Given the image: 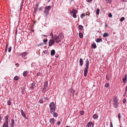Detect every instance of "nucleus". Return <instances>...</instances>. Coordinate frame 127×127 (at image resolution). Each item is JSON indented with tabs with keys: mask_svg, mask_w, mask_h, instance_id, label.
I'll list each match as a JSON object with an SVG mask.
<instances>
[{
	"mask_svg": "<svg viewBox=\"0 0 127 127\" xmlns=\"http://www.w3.org/2000/svg\"><path fill=\"white\" fill-rule=\"evenodd\" d=\"M22 93L23 94H25V92L24 91H22Z\"/></svg>",
	"mask_w": 127,
	"mask_h": 127,
	"instance_id": "bf43d9fd",
	"label": "nucleus"
},
{
	"mask_svg": "<svg viewBox=\"0 0 127 127\" xmlns=\"http://www.w3.org/2000/svg\"><path fill=\"white\" fill-rule=\"evenodd\" d=\"M121 1L122 2H127V0H121Z\"/></svg>",
	"mask_w": 127,
	"mask_h": 127,
	"instance_id": "8fccbe9b",
	"label": "nucleus"
},
{
	"mask_svg": "<svg viewBox=\"0 0 127 127\" xmlns=\"http://www.w3.org/2000/svg\"><path fill=\"white\" fill-rule=\"evenodd\" d=\"M1 120V116L0 115V121Z\"/></svg>",
	"mask_w": 127,
	"mask_h": 127,
	"instance_id": "0e129e2a",
	"label": "nucleus"
},
{
	"mask_svg": "<svg viewBox=\"0 0 127 127\" xmlns=\"http://www.w3.org/2000/svg\"><path fill=\"white\" fill-rule=\"evenodd\" d=\"M55 57L56 58H58V55H55Z\"/></svg>",
	"mask_w": 127,
	"mask_h": 127,
	"instance_id": "052dcab7",
	"label": "nucleus"
},
{
	"mask_svg": "<svg viewBox=\"0 0 127 127\" xmlns=\"http://www.w3.org/2000/svg\"><path fill=\"white\" fill-rule=\"evenodd\" d=\"M99 10H100L98 8V9H97L96 10V14H97V15H98L99 14Z\"/></svg>",
	"mask_w": 127,
	"mask_h": 127,
	"instance_id": "2f4dec72",
	"label": "nucleus"
},
{
	"mask_svg": "<svg viewBox=\"0 0 127 127\" xmlns=\"http://www.w3.org/2000/svg\"><path fill=\"white\" fill-rule=\"evenodd\" d=\"M124 19H125V18L124 17H122L120 19V21L121 22L122 21L124 20Z\"/></svg>",
	"mask_w": 127,
	"mask_h": 127,
	"instance_id": "4c0bfd02",
	"label": "nucleus"
},
{
	"mask_svg": "<svg viewBox=\"0 0 127 127\" xmlns=\"http://www.w3.org/2000/svg\"><path fill=\"white\" fill-rule=\"evenodd\" d=\"M55 51L54 50H52L51 52V56H54L55 54Z\"/></svg>",
	"mask_w": 127,
	"mask_h": 127,
	"instance_id": "f3484780",
	"label": "nucleus"
},
{
	"mask_svg": "<svg viewBox=\"0 0 127 127\" xmlns=\"http://www.w3.org/2000/svg\"><path fill=\"white\" fill-rule=\"evenodd\" d=\"M110 76L108 75L107 74L106 75V78L107 80H109Z\"/></svg>",
	"mask_w": 127,
	"mask_h": 127,
	"instance_id": "c756f323",
	"label": "nucleus"
},
{
	"mask_svg": "<svg viewBox=\"0 0 127 127\" xmlns=\"http://www.w3.org/2000/svg\"><path fill=\"white\" fill-rule=\"evenodd\" d=\"M85 16V14L84 13H82V14H81L80 15L81 17L82 18H83V16Z\"/></svg>",
	"mask_w": 127,
	"mask_h": 127,
	"instance_id": "ea45409f",
	"label": "nucleus"
},
{
	"mask_svg": "<svg viewBox=\"0 0 127 127\" xmlns=\"http://www.w3.org/2000/svg\"><path fill=\"white\" fill-rule=\"evenodd\" d=\"M42 7H40L39 8V10H41L42 9H41V8H42Z\"/></svg>",
	"mask_w": 127,
	"mask_h": 127,
	"instance_id": "680f3d73",
	"label": "nucleus"
},
{
	"mask_svg": "<svg viewBox=\"0 0 127 127\" xmlns=\"http://www.w3.org/2000/svg\"><path fill=\"white\" fill-rule=\"evenodd\" d=\"M78 28L79 29L81 30H82L83 29V26L81 25H80L78 26Z\"/></svg>",
	"mask_w": 127,
	"mask_h": 127,
	"instance_id": "bb28decb",
	"label": "nucleus"
},
{
	"mask_svg": "<svg viewBox=\"0 0 127 127\" xmlns=\"http://www.w3.org/2000/svg\"><path fill=\"white\" fill-rule=\"evenodd\" d=\"M43 36L44 37H47V35H43Z\"/></svg>",
	"mask_w": 127,
	"mask_h": 127,
	"instance_id": "e2e57ef3",
	"label": "nucleus"
},
{
	"mask_svg": "<svg viewBox=\"0 0 127 127\" xmlns=\"http://www.w3.org/2000/svg\"><path fill=\"white\" fill-rule=\"evenodd\" d=\"M43 98H44L45 100H48V98L47 97H43Z\"/></svg>",
	"mask_w": 127,
	"mask_h": 127,
	"instance_id": "49530a36",
	"label": "nucleus"
},
{
	"mask_svg": "<svg viewBox=\"0 0 127 127\" xmlns=\"http://www.w3.org/2000/svg\"><path fill=\"white\" fill-rule=\"evenodd\" d=\"M31 86L30 87V88L31 89H33L35 86V83L33 82L31 84Z\"/></svg>",
	"mask_w": 127,
	"mask_h": 127,
	"instance_id": "aec40b11",
	"label": "nucleus"
},
{
	"mask_svg": "<svg viewBox=\"0 0 127 127\" xmlns=\"http://www.w3.org/2000/svg\"><path fill=\"white\" fill-rule=\"evenodd\" d=\"M76 13H73V17L74 18H75L76 17Z\"/></svg>",
	"mask_w": 127,
	"mask_h": 127,
	"instance_id": "58836bf2",
	"label": "nucleus"
},
{
	"mask_svg": "<svg viewBox=\"0 0 127 127\" xmlns=\"http://www.w3.org/2000/svg\"><path fill=\"white\" fill-rule=\"evenodd\" d=\"M51 8V7L50 5L46 6L45 7V10L43 11V13L44 14V17L46 18H47V16L49 13V11Z\"/></svg>",
	"mask_w": 127,
	"mask_h": 127,
	"instance_id": "f03ea898",
	"label": "nucleus"
},
{
	"mask_svg": "<svg viewBox=\"0 0 127 127\" xmlns=\"http://www.w3.org/2000/svg\"><path fill=\"white\" fill-rule=\"evenodd\" d=\"M14 79L15 80H17L19 79V77L18 76H16L14 78Z\"/></svg>",
	"mask_w": 127,
	"mask_h": 127,
	"instance_id": "c85d7f7f",
	"label": "nucleus"
},
{
	"mask_svg": "<svg viewBox=\"0 0 127 127\" xmlns=\"http://www.w3.org/2000/svg\"><path fill=\"white\" fill-rule=\"evenodd\" d=\"M119 99L117 97L115 96L113 98V104L114 107L117 108L118 107L119 104L118 101Z\"/></svg>",
	"mask_w": 127,
	"mask_h": 127,
	"instance_id": "20e7f679",
	"label": "nucleus"
},
{
	"mask_svg": "<svg viewBox=\"0 0 127 127\" xmlns=\"http://www.w3.org/2000/svg\"><path fill=\"white\" fill-rule=\"evenodd\" d=\"M108 16L110 18H111L112 17V15L111 13H109L108 14Z\"/></svg>",
	"mask_w": 127,
	"mask_h": 127,
	"instance_id": "a19ab883",
	"label": "nucleus"
},
{
	"mask_svg": "<svg viewBox=\"0 0 127 127\" xmlns=\"http://www.w3.org/2000/svg\"><path fill=\"white\" fill-rule=\"evenodd\" d=\"M39 102L41 103H43V100L42 98L40 99L39 100Z\"/></svg>",
	"mask_w": 127,
	"mask_h": 127,
	"instance_id": "f704fd0d",
	"label": "nucleus"
},
{
	"mask_svg": "<svg viewBox=\"0 0 127 127\" xmlns=\"http://www.w3.org/2000/svg\"><path fill=\"white\" fill-rule=\"evenodd\" d=\"M55 105L54 103L52 102L50 103L49 105L50 108L55 109Z\"/></svg>",
	"mask_w": 127,
	"mask_h": 127,
	"instance_id": "0eeeda50",
	"label": "nucleus"
},
{
	"mask_svg": "<svg viewBox=\"0 0 127 127\" xmlns=\"http://www.w3.org/2000/svg\"><path fill=\"white\" fill-rule=\"evenodd\" d=\"M118 117L119 121H120L121 119V114L120 113H119L118 115Z\"/></svg>",
	"mask_w": 127,
	"mask_h": 127,
	"instance_id": "473e14b6",
	"label": "nucleus"
},
{
	"mask_svg": "<svg viewBox=\"0 0 127 127\" xmlns=\"http://www.w3.org/2000/svg\"><path fill=\"white\" fill-rule=\"evenodd\" d=\"M50 35L51 36H53V33H52V32H51L50 33Z\"/></svg>",
	"mask_w": 127,
	"mask_h": 127,
	"instance_id": "4d7b16f0",
	"label": "nucleus"
},
{
	"mask_svg": "<svg viewBox=\"0 0 127 127\" xmlns=\"http://www.w3.org/2000/svg\"><path fill=\"white\" fill-rule=\"evenodd\" d=\"M48 41V40L47 39H44L43 40V41L44 43H46Z\"/></svg>",
	"mask_w": 127,
	"mask_h": 127,
	"instance_id": "37998d69",
	"label": "nucleus"
},
{
	"mask_svg": "<svg viewBox=\"0 0 127 127\" xmlns=\"http://www.w3.org/2000/svg\"><path fill=\"white\" fill-rule=\"evenodd\" d=\"M86 67L84 69V76L85 77H86L87 75V74L88 71V69L89 66V60L87 59L85 61Z\"/></svg>",
	"mask_w": 127,
	"mask_h": 127,
	"instance_id": "7ed1b4c3",
	"label": "nucleus"
},
{
	"mask_svg": "<svg viewBox=\"0 0 127 127\" xmlns=\"http://www.w3.org/2000/svg\"><path fill=\"white\" fill-rule=\"evenodd\" d=\"M35 6H36V7L35 8H37L38 6V4L37 3H36Z\"/></svg>",
	"mask_w": 127,
	"mask_h": 127,
	"instance_id": "3c124183",
	"label": "nucleus"
},
{
	"mask_svg": "<svg viewBox=\"0 0 127 127\" xmlns=\"http://www.w3.org/2000/svg\"><path fill=\"white\" fill-rule=\"evenodd\" d=\"M10 100H11V99H9L7 102V104L8 105H11V102L10 101Z\"/></svg>",
	"mask_w": 127,
	"mask_h": 127,
	"instance_id": "72a5a7b5",
	"label": "nucleus"
},
{
	"mask_svg": "<svg viewBox=\"0 0 127 127\" xmlns=\"http://www.w3.org/2000/svg\"><path fill=\"white\" fill-rule=\"evenodd\" d=\"M83 60L81 58H80V59L79 63L80 65V66H82L83 64Z\"/></svg>",
	"mask_w": 127,
	"mask_h": 127,
	"instance_id": "2eb2a0df",
	"label": "nucleus"
},
{
	"mask_svg": "<svg viewBox=\"0 0 127 127\" xmlns=\"http://www.w3.org/2000/svg\"><path fill=\"white\" fill-rule=\"evenodd\" d=\"M108 25L107 24H105V26H108Z\"/></svg>",
	"mask_w": 127,
	"mask_h": 127,
	"instance_id": "774afa93",
	"label": "nucleus"
},
{
	"mask_svg": "<svg viewBox=\"0 0 127 127\" xmlns=\"http://www.w3.org/2000/svg\"><path fill=\"white\" fill-rule=\"evenodd\" d=\"M55 41L54 40H49V44L48 45L49 46H52L53 44L54 43Z\"/></svg>",
	"mask_w": 127,
	"mask_h": 127,
	"instance_id": "6e6552de",
	"label": "nucleus"
},
{
	"mask_svg": "<svg viewBox=\"0 0 127 127\" xmlns=\"http://www.w3.org/2000/svg\"><path fill=\"white\" fill-rule=\"evenodd\" d=\"M78 12L76 10L73 9L72 10H71L70 12L71 13H77Z\"/></svg>",
	"mask_w": 127,
	"mask_h": 127,
	"instance_id": "ddd939ff",
	"label": "nucleus"
},
{
	"mask_svg": "<svg viewBox=\"0 0 127 127\" xmlns=\"http://www.w3.org/2000/svg\"><path fill=\"white\" fill-rule=\"evenodd\" d=\"M104 86L107 88H108L109 86V84L108 83H106Z\"/></svg>",
	"mask_w": 127,
	"mask_h": 127,
	"instance_id": "7c9ffc66",
	"label": "nucleus"
},
{
	"mask_svg": "<svg viewBox=\"0 0 127 127\" xmlns=\"http://www.w3.org/2000/svg\"><path fill=\"white\" fill-rule=\"evenodd\" d=\"M21 113L23 117L25 118H26V117L25 116V113L23 111V110H21Z\"/></svg>",
	"mask_w": 127,
	"mask_h": 127,
	"instance_id": "f8f14e48",
	"label": "nucleus"
},
{
	"mask_svg": "<svg viewBox=\"0 0 127 127\" xmlns=\"http://www.w3.org/2000/svg\"><path fill=\"white\" fill-rule=\"evenodd\" d=\"M8 122H5V123L3 125L2 127H8Z\"/></svg>",
	"mask_w": 127,
	"mask_h": 127,
	"instance_id": "4468645a",
	"label": "nucleus"
},
{
	"mask_svg": "<svg viewBox=\"0 0 127 127\" xmlns=\"http://www.w3.org/2000/svg\"><path fill=\"white\" fill-rule=\"evenodd\" d=\"M37 8H34V12H36L37 11Z\"/></svg>",
	"mask_w": 127,
	"mask_h": 127,
	"instance_id": "864d4df0",
	"label": "nucleus"
},
{
	"mask_svg": "<svg viewBox=\"0 0 127 127\" xmlns=\"http://www.w3.org/2000/svg\"><path fill=\"white\" fill-rule=\"evenodd\" d=\"M106 2L109 3H110L111 2L112 0H105Z\"/></svg>",
	"mask_w": 127,
	"mask_h": 127,
	"instance_id": "c9c22d12",
	"label": "nucleus"
},
{
	"mask_svg": "<svg viewBox=\"0 0 127 127\" xmlns=\"http://www.w3.org/2000/svg\"><path fill=\"white\" fill-rule=\"evenodd\" d=\"M28 53L27 52H25L22 53H19V55L20 56H22V57L23 58L25 59V57L27 55Z\"/></svg>",
	"mask_w": 127,
	"mask_h": 127,
	"instance_id": "39448f33",
	"label": "nucleus"
},
{
	"mask_svg": "<svg viewBox=\"0 0 127 127\" xmlns=\"http://www.w3.org/2000/svg\"><path fill=\"white\" fill-rule=\"evenodd\" d=\"M27 71H24L23 73V75L24 76H26L27 74Z\"/></svg>",
	"mask_w": 127,
	"mask_h": 127,
	"instance_id": "a878e982",
	"label": "nucleus"
},
{
	"mask_svg": "<svg viewBox=\"0 0 127 127\" xmlns=\"http://www.w3.org/2000/svg\"><path fill=\"white\" fill-rule=\"evenodd\" d=\"M11 48H12L11 47V46H10L8 47V52H10L11 51Z\"/></svg>",
	"mask_w": 127,
	"mask_h": 127,
	"instance_id": "e433bc0d",
	"label": "nucleus"
},
{
	"mask_svg": "<svg viewBox=\"0 0 127 127\" xmlns=\"http://www.w3.org/2000/svg\"><path fill=\"white\" fill-rule=\"evenodd\" d=\"M43 52L44 54H46L47 53V52L46 50H45L43 51Z\"/></svg>",
	"mask_w": 127,
	"mask_h": 127,
	"instance_id": "09e8293b",
	"label": "nucleus"
},
{
	"mask_svg": "<svg viewBox=\"0 0 127 127\" xmlns=\"http://www.w3.org/2000/svg\"><path fill=\"white\" fill-rule=\"evenodd\" d=\"M127 91V86L125 88V92H126Z\"/></svg>",
	"mask_w": 127,
	"mask_h": 127,
	"instance_id": "13d9d810",
	"label": "nucleus"
},
{
	"mask_svg": "<svg viewBox=\"0 0 127 127\" xmlns=\"http://www.w3.org/2000/svg\"><path fill=\"white\" fill-rule=\"evenodd\" d=\"M7 47H8V45L7 44H6V46L5 47V51H6L7 50Z\"/></svg>",
	"mask_w": 127,
	"mask_h": 127,
	"instance_id": "a18cd8bd",
	"label": "nucleus"
},
{
	"mask_svg": "<svg viewBox=\"0 0 127 127\" xmlns=\"http://www.w3.org/2000/svg\"><path fill=\"white\" fill-rule=\"evenodd\" d=\"M92 48L94 49H95V48L96 47V44L95 43H93L92 44Z\"/></svg>",
	"mask_w": 127,
	"mask_h": 127,
	"instance_id": "4be33fe9",
	"label": "nucleus"
},
{
	"mask_svg": "<svg viewBox=\"0 0 127 127\" xmlns=\"http://www.w3.org/2000/svg\"><path fill=\"white\" fill-rule=\"evenodd\" d=\"M110 127H113L112 124L111 122H110Z\"/></svg>",
	"mask_w": 127,
	"mask_h": 127,
	"instance_id": "603ef678",
	"label": "nucleus"
},
{
	"mask_svg": "<svg viewBox=\"0 0 127 127\" xmlns=\"http://www.w3.org/2000/svg\"><path fill=\"white\" fill-rule=\"evenodd\" d=\"M102 38H101L100 39L99 38H97L96 40V42L97 43H99L100 42H102Z\"/></svg>",
	"mask_w": 127,
	"mask_h": 127,
	"instance_id": "5701e85b",
	"label": "nucleus"
},
{
	"mask_svg": "<svg viewBox=\"0 0 127 127\" xmlns=\"http://www.w3.org/2000/svg\"><path fill=\"white\" fill-rule=\"evenodd\" d=\"M70 0V3H71L72 1L73 0Z\"/></svg>",
	"mask_w": 127,
	"mask_h": 127,
	"instance_id": "338daca9",
	"label": "nucleus"
},
{
	"mask_svg": "<svg viewBox=\"0 0 127 127\" xmlns=\"http://www.w3.org/2000/svg\"><path fill=\"white\" fill-rule=\"evenodd\" d=\"M93 0H88L87 1L89 2H91Z\"/></svg>",
	"mask_w": 127,
	"mask_h": 127,
	"instance_id": "5fc2aeb1",
	"label": "nucleus"
},
{
	"mask_svg": "<svg viewBox=\"0 0 127 127\" xmlns=\"http://www.w3.org/2000/svg\"><path fill=\"white\" fill-rule=\"evenodd\" d=\"M19 65V64H18V63H17L16 64V66H17V65Z\"/></svg>",
	"mask_w": 127,
	"mask_h": 127,
	"instance_id": "69168bd1",
	"label": "nucleus"
},
{
	"mask_svg": "<svg viewBox=\"0 0 127 127\" xmlns=\"http://www.w3.org/2000/svg\"><path fill=\"white\" fill-rule=\"evenodd\" d=\"M8 118L9 116L8 115H7L5 117V122H7L8 123Z\"/></svg>",
	"mask_w": 127,
	"mask_h": 127,
	"instance_id": "6ab92c4d",
	"label": "nucleus"
},
{
	"mask_svg": "<svg viewBox=\"0 0 127 127\" xmlns=\"http://www.w3.org/2000/svg\"><path fill=\"white\" fill-rule=\"evenodd\" d=\"M93 125L91 122H89L87 124V126L86 127H93Z\"/></svg>",
	"mask_w": 127,
	"mask_h": 127,
	"instance_id": "9b49d317",
	"label": "nucleus"
},
{
	"mask_svg": "<svg viewBox=\"0 0 127 127\" xmlns=\"http://www.w3.org/2000/svg\"><path fill=\"white\" fill-rule=\"evenodd\" d=\"M127 75H126L125 78H123L122 79L123 82L124 84L126 83L127 81Z\"/></svg>",
	"mask_w": 127,
	"mask_h": 127,
	"instance_id": "a211bd4d",
	"label": "nucleus"
},
{
	"mask_svg": "<svg viewBox=\"0 0 127 127\" xmlns=\"http://www.w3.org/2000/svg\"><path fill=\"white\" fill-rule=\"evenodd\" d=\"M80 38H81L83 37V35L81 33H80L79 34Z\"/></svg>",
	"mask_w": 127,
	"mask_h": 127,
	"instance_id": "cd10ccee",
	"label": "nucleus"
},
{
	"mask_svg": "<svg viewBox=\"0 0 127 127\" xmlns=\"http://www.w3.org/2000/svg\"><path fill=\"white\" fill-rule=\"evenodd\" d=\"M56 120L54 119V118H52L49 119V122L51 124H52L54 125L55 123Z\"/></svg>",
	"mask_w": 127,
	"mask_h": 127,
	"instance_id": "1a4fd4ad",
	"label": "nucleus"
},
{
	"mask_svg": "<svg viewBox=\"0 0 127 127\" xmlns=\"http://www.w3.org/2000/svg\"><path fill=\"white\" fill-rule=\"evenodd\" d=\"M48 82L47 81H46L44 84V86L42 89V91H45V90L48 87Z\"/></svg>",
	"mask_w": 127,
	"mask_h": 127,
	"instance_id": "423d86ee",
	"label": "nucleus"
},
{
	"mask_svg": "<svg viewBox=\"0 0 127 127\" xmlns=\"http://www.w3.org/2000/svg\"><path fill=\"white\" fill-rule=\"evenodd\" d=\"M80 115H82L84 114V112H83V111H80Z\"/></svg>",
	"mask_w": 127,
	"mask_h": 127,
	"instance_id": "79ce46f5",
	"label": "nucleus"
},
{
	"mask_svg": "<svg viewBox=\"0 0 127 127\" xmlns=\"http://www.w3.org/2000/svg\"><path fill=\"white\" fill-rule=\"evenodd\" d=\"M52 38L54 41H55L56 43H58L61 41L62 39V34L60 33L57 36L56 35H54V36L52 37Z\"/></svg>",
	"mask_w": 127,
	"mask_h": 127,
	"instance_id": "f257e3e1",
	"label": "nucleus"
},
{
	"mask_svg": "<svg viewBox=\"0 0 127 127\" xmlns=\"http://www.w3.org/2000/svg\"><path fill=\"white\" fill-rule=\"evenodd\" d=\"M14 122L15 121L13 119H11V123L10 124V126L11 127H14Z\"/></svg>",
	"mask_w": 127,
	"mask_h": 127,
	"instance_id": "9d476101",
	"label": "nucleus"
},
{
	"mask_svg": "<svg viewBox=\"0 0 127 127\" xmlns=\"http://www.w3.org/2000/svg\"><path fill=\"white\" fill-rule=\"evenodd\" d=\"M52 114H53V116L55 117H56L58 116L57 113L55 112L53 113Z\"/></svg>",
	"mask_w": 127,
	"mask_h": 127,
	"instance_id": "b1692460",
	"label": "nucleus"
},
{
	"mask_svg": "<svg viewBox=\"0 0 127 127\" xmlns=\"http://www.w3.org/2000/svg\"><path fill=\"white\" fill-rule=\"evenodd\" d=\"M93 117L94 119H97L98 118V116L96 114H95L93 115Z\"/></svg>",
	"mask_w": 127,
	"mask_h": 127,
	"instance_id": "412c9836",
	"label": "nucleus"
},
{
	"mask_svg": "<svg viewBox=\"0 0 127 127\" xmlns=\"http://www.w3.org/2000/svg\"><path fill=\"white\" fill-rule=\"evenodd\" d=\"M126 99H125V98H124L123 99V103H125L126 102Z\"/></svg>",
	"mask_w": 127,
	"mask_h": 127,
	"instance_id": "c03bdc74",
	"label": "nucleus"
},
{
	"mask_svg": "<svg viewBox=\"0 0 127 127\" xmlns=\"http://www.w3.org/2000/svg\"><path fill=\"white\" fill-rule=\"evenodd\" d=\"M43 43H41L39 44L37 46H40L41 45H43Z\"/></svg>",
	"mask_w": 127,
	"mask_h": 127,
	"instance_id": "6e6d98bb",
	"label": "nucleus"
},
{
	"mask_svg": "<svg viewBox=\"0 0 127 127\" xmlns=\"http://www.w3.org/2000/svg\"><path fill=\"white\" fill-rule=\"evenodd\" d=\"M55 110V109L50 108V112L51 114H53V113L54 112Z\"/></svg>",
	"mask_w": 127,
	"mask_h": 127,
	"instance_id": "dca6fc26",
	"label": "nucleus"
},
{
	"mask_svg": "<svg viewBox=\"0 0 127 127\" xmlns=\"http://www.w3.org/2000/svg\"><path fill=\"white\" fill-rule=\"evenodd\" d=\"M61 124V122L60 121H59L57 123V125H59Z\"/></svg>",
	"mask_w": 127,
	"mask_h": 127,
	"instance_id": "de8ad7c7",
	"label": "nucleus"
},
{
	"mask_svg": "<svg viewBox=\"0 0 127 127\" xmlns=\"http://www.w3.org/2000/svg\"><path fill=\"white\" fill-rule=\"evenodd\" d=\"M109 35V34L107 33H104L103 34V37H105L106 36H108Z\"/></svg>",
	"mask_w": 127,
	"mask_h": 127,
	"instance_id": "393cba45",
	"label": "nucleus"
}]
</instances>
